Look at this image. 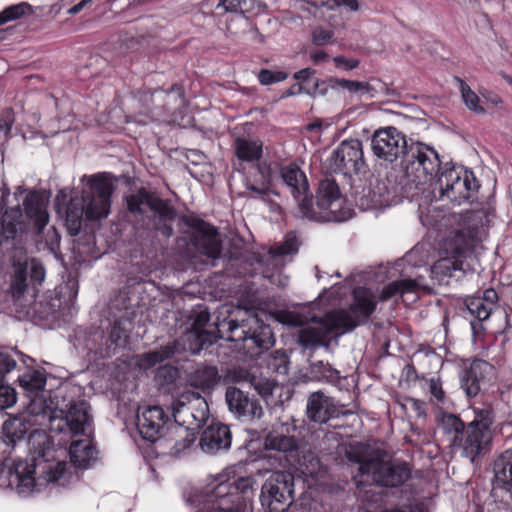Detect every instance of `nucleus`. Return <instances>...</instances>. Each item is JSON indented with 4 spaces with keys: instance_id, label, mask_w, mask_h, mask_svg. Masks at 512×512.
Instances as JSON below:
<instances>
[{
    "instance_id": "obj_1",
    "label": "nucleus",
    "mask_w": 512,
    "mask_h": 512,
    "mask_svg": "<svg viewBox=\"0 0 512 512\" xmlns=\"http://www.w3.org/2000/svg\"><path fill=\"white\" fill-rule=\"evenodd\" d=\"M231 306L223 305L218 311L216 321V333L211 330L189 329L181 338L169 342L159 348L140 354L136 357V366L142 370H148L156 364L166 360H172L189 351L197 354L201 350L211 346L217 338L238 342V349L244 354L253 355L256 349V331L247 328L245 320L241 324L236 319H228Z\"/></svg>"
},
{
    "instance_id": "obj_2",
    "label": "nucleus",
    "mask_w": 512,
    "mask_h": 512,
    "mask_svg": "<svg viewBox=\"0 0 512 512\" xmlns=\"http://www.w3.org/2000/svg\"><path fill=\"white\" fill-rule=\"evenodd\" d=\"M371 149L384 161L394 162L401 157L407 177L417 184L427 182L440 167L438 153L432 147L420 142L408 145L405 135L392 126L373 133Z\"/></svg>"
},
{
    "instance_id": "obj_3",
    "label": "nucleus",
    "mask_w": 512,
    "mask_h": 512,
    "mask_svg": "<svg viewBox=\"0 0 512 512\" xmlns=\"http://www.w3.org/2000/svg\"><path fill=\"white\" fill-rule=\"evenodd\" d=\"M39 446L43 450L37 452L30 462L27 460H18L7 469L0 472V484L17 491L18 494L28 496L50 483H56L64 486L69 481L66 472L67 463L65 461L55 460L50 449V441L46 435H38Z\"/></svg>"
},
{
    "instance_id": "obj_4",
    "label": "nucleus",
    "mask_w": 512,
    "mask_h": 512,
    "mask_svg": "<svg viewBox=\"0 0 512 512\" xmlns=\"http://www.w3.org/2000/svg\"><path fill=\"white\" fill-rule=\"evenodd\" d=\"M85 401L66 402V393L62 389L54 394L42 393L31 396L28 411L31 415L42 416L49 422L53 432H69L72 437L89 436L91 433V418Z\"/></svg>"
},
{
    "instance_id": "obj_5",
    "label": "nucleus",
    "mask_w": 512,
    "mask_h": 512,
    "mask_svg": "<svg viewBox=\"0 0 512 512\" xmlns=\"http://www.w3.org/2000/svg\"><path fill=\"white\" fill-rule=\"evenodd\" d=\"M282 323L300 327L298 332V343L300 346L315 350L319 347L330 349L332 340H335L344 332H342L339 322L331 317V312L326 313L323 317H308L295 312H285L281 317Z\"/></svg>"
},
{
    "instance_id": "obj_6",
    "label": "nucleus",
    "mask_w": 512,
    "mask_h": 512,
    "mask_svg": "<svg viewBox=\"0 0 512 512\" xmlns=\"http://www.w3.org/2000/svg\"><path fill=\"white\" fill-rule=\"evenodd\" d=\"M127 209L134 215H142L145 207L155 215L152 219L153 228L164 237H171L174 234L172 222L176 216V209L167 200H163L156 193L145 188L137 190L126 197Z\"/></svg>"
},
{
    "instance_id": "obj_7",
    "label": "nucleus",
    "mask_w": 512,
    "mask_h": 512,
    "mask_svg": "<svg viewBox=\"0 0 512 512\" xmlns=\"http://www.w3.org/2000/svg\"><path fill=\"white\" fill-rule=\"evenodd\" d=\"M298 240L292 233L286 235L282 243L270 247L265 253H258V273L267 279L272 286L285 288L288 277L282 274V269L289 256L298 252Z\"/></svg>"
},
{
    "instance_id": "obj_8",
    "label": "nucleus",
    "mask_w": 512,
    "mask_h": 512,
    "mask_svg": "<svg viewBox=\"0 0 512 512\" xmlns=\"http://www.w3.org/2000/svg\"><path fill=\"white\" fill-rule=\"evenodd\" d=\"M173 417L176 423L195 432L209 418V407L206 399L199 393L185 391L172 403Z\"/></svg>"
},
{
    "instance_id": "obj_9",
    "label": "nucleus",
    "mask_w": 512,
    "mask_h": 512,
    "mask_svg": "<svg viewBox=\"0 0 512 512\" xmlns=\"http://www.w3.org/2000/svg\"><path fill=\"white\" fill-rule=\"evenodd\" d=\"M377 300L374 294L366 288L358 287L353 291V301L349 309L331 311V317L339 322L342 332H348L367 322L375 311Z\"/></svg>"
},
{
    "instance_id": "obj_10",
    "label": "nucleus",
    "mask_w": 512,
    "mask_h": 512,
    "mask_svg": "<svg viewBox=\"0 0 512 512\" xmlns=\"http://www.w3.org/2000/svg\"><path fill=\"white\" fill-rule=\"evenodd\" d=\"M113 189V183L106 175H94L88 179L81 196L86 206L85 216L88 220H97L108 216Z\"/></svg>"
},
{
    "instance_id": "obj_11",
    "label": "nucleus",
    "mask_w": 512,
    "mask_h": 512,
    "mask_svg": "<svg viewBox=\"0 0 512 512\" xmlns=\"http://www.w3.org/2000/svg\"><path fill=\"white\" fill-rule=\"evenodd\" d=\"M475 188L476 183L473 174L461 167L453 166L445 169L436 182V189H438L440 197H446L458 205L467 201Z\"/></svg>"
},
{
    "instance_id": "obj_12",
    "label": "nucleus",
    "mask_w": 512,
    "mask_h": 512,
    "mask_svg": "<svg viewBox=\"0 0 512 512\" xmlns=\"http://www.w3.org/2000/svg\"><path fill=\"white\" fill-rule=\"evenodd\" d=\"M293 477L285 471L273 472L262 485L261 504L269 512H283L292 500Z\"/></svg>"
},
{
    "instance_id": "obj_13",
    "label": "nucleus",
    "mask_w": 512,
    "mask_h": 512,
    "mask_svg": "<svg viewBox=\"0 0 512 512\" xmlns=\"http://www.w3.org/2000/svg\"><path fill=\"white\" fill-rule=\"evenodd\" d=\"M329 168L343 175L358 174L365 167L362 142L358 139L342 141L333 151L329 160Z\"/></svg>"
},
{
    "instance_id": "obj_14",
    "label": "nucleus",
    "mask_w": 512,
    "mask_h": 512,
    "mask_svg": "<svg viewBox=\"0 0 512 512\" xmlns=\"http://www.w3.org/2000/svg\"><path fill=\"white\" fill-rule=\"evenodd\" d=\"M310 197L312 195L309 194ZM341 195L339 187L335 180L324 179L319 183L316 195V204L313 203L311 198L310 209L315 214L322 216L321 218H309L310 220L324 222V221H343L345 216L337 214L340 208Z\"/></svg>"
},
{
    "instance_id": "obj_15",
    "label": "nucleus",
    "mask_w": 512,
    "mask_h": 512,
    "mask_svg": "<svg viewBox=\"0 0 512 512\" xmlns=\"http://www.w3.org/2000/svg\"><path fill=\"white\" fill-rule=\"evenodd\" d=\"M258 173L261 174V187H258V209L262 213L267 212L268 217L272 221H278L281 216V207L276 199L279 194L273 190L272 183L278 176L277 161H262L258 163Z\"/></svg>"
},
{
    "instance_id": "obj_16",
    "label": "nucleus",
    "mask_w": 512,
    "mask_h": 512,
    "mask_svg": "<svg viewBox=\"0 0 512 512\" xmlns=\"http://www.w3.org/2000/svg\"><path fill=\"white\" fill-rule=\"evenodd\" d=\"M387 455L379 456L370 471L374 483L387 488H396L403 485L411 477V468L397 459H386Z\"/></svg>"
},
{
    "instance_id": "obj_17",
    "label": "nucleus",
    "mask_w": 512,
    "mask_h": 512,
    "mask_svg": "<svg viewBox=\"0 0 512 512\" xmlns=\"http://www.w3.org/2000/svg\"><path fill=\"white\" fill-rule=\"evenodd\" d=\"M280 176L297 201L302 217L321 218L322 216L315 214L310 209L311 197L305 173L296 165H288L281 169Z\"/></svg>"
},
{
    "instance_id": "obj_18",
    "label": "nucleus",
    "mask_w": 512,
    "mask_h": 512,
    "mask_svg": "<svg viewBox=\"0 0 512 512\" xmlns=\"http://www.w3.org/2000/svg\"><path fill=\"white\" fill-rule=\"evenodd\" d=\"M45 279V269L40 262L32 259L29 263H14L9 292L14 300H20L29 287L40 285Z\"/></svg>"
},
{
    "instance_id": "obj_19",
    "label": "nucleus",
    "mask_w": 512,
    "mask_h": 512,
    "mask_svg": "<svg viewBox=\"0 0 512 512\" xmlns=\"http://www.w3.org/2000/svg\"><path fill=\"white\" fill-rule=\"evenodd\" d=\"M195 441V432L178 423L170 424L155 443L158 454L178 457Z\"/></svg>"
},
{
    "instance_id": "obj_20",
    "label": "nucleus",
    "mask_w": 512,
    "mask_h": 512,
    "mask_svg": "<svg viewBox=\"0 0 512 512\" xmlns=\"http://www.w3.org/2000/svg\"><path fill=\"white\" fill-rule=\"evenodd\" d=\"M67 199L66 190H60L54 200L55 209L60 216L64 217L68 233L76 236L81 230L86 206L81 197H71L69 201Z\"/></svg>"
},
{
    "instance_id": "obj_21",
    "label": "nucleus",
    "mask_w": 512,
    "mask_h": 512,
    "mask_svg": "<svg viewBox=\"0 0 512 512\" xmlns=\"http://www.w3.org/2000/svg\"><path fill=\"white\" fill-rule=\"evenodd\" d=\"M168 417L159 406H150L137 414L136 426L144 440L156 443L166 430Z\"/></svg>"
},
{
    "instance_id": "obj_22",
    "label": "nucleus",
    "mask_w": 512,
    "mask_h": 512,
    "mask_svg": "<svg viewBox=\"0 0 512 512\" xmlns=\"http://www.w3.org/2000/svg\"><path fill=\"white\" fill-rule=\"evenodd\" d=\"M228 486L220 483L205 495L195 494L188 499L191 505L200 507L198 512H236L232 502L226 495Z\"/></svg>"
},
{
    "instance_id": "obj_23",
    "label": "nucleus",
    "mask_w": 512,
    "mask_h": 512,
    "mask_svg": "<svg viewBox=\"0 0 512 512\" xmlns=\"http://www.w3.org/2000/svg\"><path fill=\"white\" fill-rule=\"evenodd\" d=\"M497 302L498 294L492 288L486 289L481 296H470L465 299L467 310L477 319V321H471V328L474 333L482 328L481 322L490 317L497 306Z\"/></svg>"
},
{
    "instance_id": "obj_24",
    "label": "nucleus",
    "mask_w": 512,
    "mask_h": 512,
    "mask_svg": "<svg viewBox=\"0 0 512 512\" xmlns=\"http://www.w3.org/2000/svg\"><path fill=\"white\" fill-rule=\"evenodd\" d=\"M192 242L196 250L209 258L216 259L221 254V238L218 231L201 221L195 229Z\"/></svg>"
},
{
    "instance_id": "obj_25",
    "label": "nucleus",
    "mask_w": 512,
    "mask_h": 512,
    "mask_svg": "<svg viewBox=\"0 0 512 512\" xmlns=\"http://www.w3.org/2000/svg\"><path fill=\"white\" fill-rule=\"evenodd\" d=\"M344 455L349 462L358 465V473L364 476L370 474L379 456H383V451L372 449L362 442H353L344 446Z\"/></svg>"
},
{
    "instance_id": "obj_26",
    "label": "nucleus",
    "mask_w": 512,
    "mask_h": 512,
    "mask_svg": "<svg viewBox=\"0 0 512 512\" xmlns=\"http://www.w3.org/2000/svg\"><path fill=\"white\" fill-rule=\"evenodd\" d=\"M231 432L227 425L212 423L205 428L200 438V448L207 454H215L231 446Z\"/></svg>"
},
{
    "instance_id": "obj_27",
    "label": "nucleus",
    "mask_w": 512,
    "mask_h": 512,
    "mask_svg": "<svg viewBox=\"0 0 512 512\" xmlns=\"http://www.w3.org/2000/svg\"><path fill=\"white\" fill-rule=\"evenodd\" d=\"M465 437L462 438V454L474 462L477 458L483 457L488 451L492 439L491 432H483L474 426H467Z\"/></svg>"
},
{
    "instance_id": "obj_28",
    "label": "nucleus",
    "mask_w": 512,
    "mask_h": 512,
    "mask_svg": "<svg viewBox=\"0 0 512 512\" xmlns=\"http://www.w3.org/2000/svg\"><path fill=\"white\" fill-rule=\"evenodd\" d=\"M338 415L339 409L334 404L333 399L326 396L323 392L317 391L309 396L307 416L312 422L324 424Z\"/></svg>"
},
{
    "instance_id": "obj_29",
    "label": "nucleus",
    "mask_w": 512,
    "mask_h": 512,
    "mask_svg": "<svg viewBox=\"0 0 512 512\" xmlns=\"http://www.w3.org/2000/svg\"><path fill=\"white\" fill-rule=\"evenodd\" d=\"M492 370V366L482 360L474 361L469 368L462 371L460 376L461 388L468 397H475L481 389L485 374Z\"/></svg>"
},
{
    "instance_id": "obj_30",
    "label": "nucleus",
    "mask_w": 512,
    "mask_h": 512,
    "mask_svg": "<svg viewBox=\"0 0 512 512\" xmlns=\"http://www.w3.org/2000/svg\"><path fill=\"white\" fill-rule=\"evenodd\" d=\"M47 201V197L38 192H30L23 201L25 213L34 221L38 232H41L49 222Z\"/></svg>"
},
{
    "instance_id": "obj_31",
    "label": "nucleus",
    "mask_w": 512,
    "mask_h": 512,
    "mask_svg": "<svg viewBox=\"0 0 512 512\" xmlns=\"http://www.w3.org/2000/svg\"><path fill=\"white\" fill-rule=\"evenodd\" d=\"M225 396L232 412L236 413L239 418L253 420L256 404L248 397L246 392L240 387H228Z\"/></svg>"
},
{
    "instance_id": "obj_32",
    "label": "nucleus",
    "mask_w": 512,
    "mask_h": 512,
    "mask_svg": "<svg viewBox=\"0 0 512 512\" xmlns=\"http://www.w3.org/2000/svg\"><path fill=\"white\" fill-rule=\"evenodd\" d=\"M143 100L162 103V108L169 112L184 105V92L180 85L174 84L169 90L158 89L144 94Z\"/></svg>"
},
{
    "instance_id": "obj_33",
    "label": "nucleus",
    "mask_w": 512,
    "mask_h": 512,
    "mask_svg": "<svg viewBox=\"0 0 512 512\" xmlns=\"http://www.w3.org/2000/svg\"><path fill=\"white\" fill-rule=\"evenodd\" d=\"M494 485L509 490L512 488V449L502 452L493 463Z\"/></svg>"
},
{
    "instance_id": "obj_34",
    "label": "nucleus",
    "mask_w": 512,
    "mask_h": 512,
    "mask_svg": "<svg viewBox=\"0 0 512 512\" xmlns=\"http://www.w3.org/2000/svg\"><path fill=\"white\" fill-rule=\"evenodd\" d=\"M26 432V425L20 419L6 420L2 426V439L0 441L3 453H10L16 443L24 439Z\"/></svg>"
},
{
    "instance_id": "obj_35",
    "label": "nucleus",
    "mask_w": 512,
    "mask_h": 512,
    "mask_svg": "<svg viewBox=\"0 0 512 512\" xmlns=\"http://www.w3.org/2000/svg\"><path fill=\"white\" fill-rule=\"evenodd\" d=\"M69 454L71 462L79 468H88L96 460V451L88 439L73 441Z\"/></svg>"
},
{
    "instance_id": "obj_36",
    "label": "nucleus",
    "mask_w": 512,
    "mask_h": 512,
    "mask_svg": "<svg viewBox=\"0 0 512 512\" xmlns=\"http://www.w3.org/2000/svg\"><path fill=\"white\" fill-rule=\"evenodd\" d=\"M463 270V261L459 256V249L455 250L451 256L442 257L431 267L432 275L438 280L445 277H453L456 272Z\"/></svg>"
},
{
    "instance_id": "obj_37",
    "label": "nucleus",
    "mask_w": 512,
    "mask_h": 512,
    "mask_svg": "<svg viewBox=\"0 0 512 512\" xmlns=\"http://www.w3.org/2000/svg\"><path fill=\"white\" fill-rule=\"evenodd\" d=\"M191 386L207 390L213 388L218 381V370L213 366L199 365L188 376Z\"/></svg>"
},
{
    "instance_id": "obj_38",
    "label": "nucleus",
    "mask_w": 512,
    "mask_h": 512,
    "mask_svg": "<svg viewBox=\"0 0 512 512\" xmlns=\"http://www.w3.org/2000/svg\"><path fill=\"white\" fill-rule=\"evenodd\" d=\"M440 427L447 436L450 446L461 444L465 425L458 416L454 414H444L441 418Z\"/></svg>"
},
{
    "instance_id": "obj_39",
    "label": "nucleus",
    "mask_w": 512,
    "mask_h": 512,
    "mask_svg": "<svg viewBox=\"0 0 512 512\" xmlns=\"http://www.w3.org/2000/svg\"><path fill=\"white\" fill-rule=\"evenodd\" d=\"M300 442L293 436L284 434H269L265 439V448L280 452H296L299 450Z\"/></svg>"
},
{
    "instance_id": "obj_40",
    "label": "nucleus",
    "mask_w": 512,
    "mask_h": 512,
    "mask_svg": "<svg viewBox=\"0 0 512 512\" xmlns=\"http://www.w3.org/2000/svg\"><path fill=\"white\" fill-rule=\"evenodd\" d=\"M420 284L415 279H402L389 283L385 286L380 294V300L385 301L389 298L400 294L415 292Z\"/></svg>"
},
{
    "instance_id": "obj_41",
    "label": "nucleus",
    "mask_w": 512,
    "mask_h": 512,
    "mask_svg": "<svg viewBox=\"0 0 512 512\" xmlns=\"http://www.w3.org/2000/svg\"><path fill=\"white\" fill-rule=\"evenodd\" d=\"M261 358V369H266L268 372H276L285 374L288 370V358L283 351L276 350L268 355L261 357L258 352V359Z\"/></svg>"
},
{
    "instance_id": "obj_42",
    "label": "nucleus",
    "mask_w": 512,
    "mask_h": 512,
    "mask_svg": "<svg viewBox=\"0 0 512 512\" xmlns=\"http://www.w3.org/2000/svg\"><path fill=\"white\" fill-rule=\"evenodd\" d=\"M310 375L314 380L329 383H336L341 378L338 370L323 361H317L310 365Z\"/></svg>"
},
{
    "instance_id": "obj_43",
    "label": "nucleus",
    "mask_w": 512,
    "mask_h": 512,
    "mask_svg": "<svg viewBox=\"0 0 512 512\" xmlns=\"http://www.w3.org/2000/svg\"><path fill=\"white\" fill-rule=\"evenodd\" d=\"M20 385L33 395L45 393L44 387L46 384L45 376L42 372L34 370L25 373L19 379Z\"/></svg>"
},
{
    "instance_id": "obj_44",
    "label": "nucleus",
    "mask_w": 512,
    "mask_h": 512,
    "mask_svg": "<svg viewBox=\"0 0 512 512\" xmlns=\"http://www.w3.org/2000/svg\"><path fill=\"white\" fill-rule=\"evenodd\" d=\"M329 82L332 84L333 87L346 89L351 93L359 95L360 97H363L365 95L372 96L371 92L373 91V88L370 86L368 82L353 81L333 77L329 79Z\"/></svg>"
},
{
    "instance_id": "obj_45",
    "label": "nucleus",
    "mask_w": 512,
    "mask_h": 512,
    "mask_svg": "<svg viewBox=\"0 0 512 512\" xmlns=\"http://www.w3.org/2000/svg\"><path fill=\"white\" fill-rule=\"evenodd\" d=\"M234 149L237 158L244 162H253L256 159V144L245 137L238 136L234 140Z\"/></svg>"
},
{
    "instance_id": "obj_46",
    "label": "nucleus",
    "mask_w": 512,
    "mask_h": 512,
    "mask_svg": "<svg viewBox=\"0 0 512 512\" xmlns=\"http://www.w3.org/2000/svg\"><path fill=\"white\" fill-rule=\"evenodd\" d=\"M32 13V7L26 2L11 5L0 12V25L17 20L26 14Z\"/></svg>"
},
{
    "instance_id": "obj_47",
    "label": "nucleus",
    "mask_w": 512,
    "mask_h": 512,
    "mask_svg": "<svg viewBox=\"0 0 512 512\" xmlns=\"http://www.w3.org/2000/svg\"><path fill=\"white\" fill-rule=\"evenodd\" d=\"M494 422V414L490 406L475 411L474 420L468 426H474L483 432H491L490 427Z\"/></svg>"
},
{
    "instance_id": "obj_48",
    "label": "nucleus",
    "mask_w": 512,
    "mask_h": 512,
    "mask_svg": "<svg viewBox=\"0 0 512 512\" xmlns=\"http://www.w3.org/2000/svg\"><path fill=\"white\" fill-rule=\"evenodd\" d=\"M460 84V91L465 105L476 113H484V109L480 105V99L477 94L461 79H457Z\"/></svg>"
},
{
    "instance_id": "obj_49",
    "label": "nucleus",
    "mask_w": 512,
    "mask_h": 512,
    "mask_svg": "<svg viewBox=\"0 0 512 512\" xmlns=\"http://www.w3.org/2000/svg\"><path fill=\"white\" fill-rule=\"evenodd\" d=\"M21 218L22 210L20 206L6 210L1 217L2 226L7 232L13 233L15 231V225L20 223Z\"/></svg>"
},
{
    "instance_id": "obj_50",
    "label": "nucleus",
    "mask_w": 512,
    "mask_h": 512,
    "mask_svg": "<svg viewBox=\"0 0 512 512\" xmlns=\"http://www.w3.org/2000/svg\"><path fill=\"white\" fill-rule=\"evenodd\" d=\"M275 343L273 332L269 325L260 324L258 320V349L268 350Z\"/></svg>"
},
{
    "instance_id": "obj_51",
    "label": "nucleus",
    "mask_w": 512,
    "mask_h": 512,
    "mask_svg": "<svg viewBox=\"0 0 512 512\" xmlns=\"http://www.w3.org/2000/svg\"><path fill=\"white\" fill-rule=\"evenodd\" d=\"M127 331L119 321H115L109 329V341L115 346H124L128 339Z\"/></svg>"
},
{
    "instance_id": "obj_52",
    "label": "nucleus",
    "mask_w": 512,
    "mask_h": 512,
    "mask_svg": "<svg viewBox=\"0 0 512 512\" xmlns=\"http://www.w3.org/2000/svg\"><path fill=\"white\" fill-rule=\"evenodd\" d=\"M227 378L235 383L242 384V385H249L256 388L254 381L255 377L252 373L245 369H232L229 370L227 373Z\"/></svg>"
},
{
    "instance_id": "obj_53",
    "label": "nucleus",
    "mask_w": 512,
    "mask_h": 512,
    "mask_svg": "<svg viewBox=\"0 0 512 512\" xmlns=\"http://www.w3.org/2000/svg\"><path fill=\"white\" fill-rule=\"evenodd\" d=\"M288 77V73L284 71H272L268 69H262L258 73V81L262 85H270L284 81Z\"/></svg>"
},
{
    "instance_id": "obj_54",
    "label": "nucleus",
    "mask_w": 512,
    "mask_h": 512,
    "mask_svg": "<svg viewBox=\"0 0 512 512\" xmlns=\"http://www.w3.org/2000/svg\"><path fill=\"white\" fill-rule=\"evenodd\" d=\"M15 122V115L11 108L4 109L0 114V138L7 139Z\"/></svg>"
},
{
    "instance_id": "obj_55",
    "label": "nucleus",
    "mask_w": 512,
    "mask_h": 512,
    "mask_svg": "<svg viewBox=\"0 0 512 512\" xmlns=\"http://www.w3.org/2000/svg\"><path fill=\"white\" fill-rule=\"evenodd\" d=\"M280 389L279 385L274 380L261 381L258 383V395H260L267 405L277 403L276 400L269 401L273 397L275 390Z\"/></svg>"
},
{
    "instance_id": "obj_56",
    "label": "nucleus",
    "mask_w": 512,
    "mask_h": 512,
    "mask_svg": "<svg viewBox=\"0 0 512 512\" xmlns=\"http://www.w3.org/2000/svg\"><path fill=\"white\" fill-rule=\"evenodd\" d=\"M178 376V369L170 365L161 366L156 373V378L161 384L174 383Z\"/></svg>"
},
{
    "instance_id": "obj_57",
    "label": "nucleus",
    "mask_w": 512,
    "mask_h": 512,
    "mask_svg": "<svg viewBox=\"0 0 512 512\" xmlns=\"http://www.w3.org/2000/svg\"><path fill=\"white\" fill-rule=\"evenodd\" d=\"M318 87H319V80H315L313 88H310L309 86H303L302 84H294L282 94L281 99L290 97L293 95H297L302 92H305L307 94L314 96L317 93Z\"/></svg>"
},
{
    "instance_id": "obj_58",
    "label": "nucleus",
    "mask_w": 512,
    "mask_h": 512,
    "mask_svg": "<svg viewBox=\"0 0 512 512\" xmlns=\"http://www.w3.org/2000/svg\"><path fill=\"white\" fill-rule=\"evenodd\" d=\"M315 74V70L311 68H304L294 74V78L299 81L298 84H302L303 86H309L310 88L314 87V82L317 80L313 77Z\"/></svg>"
},
{
    "instance_id": "obj_59",
    "label": "nucleus",
    "mask_w": 512,
    "mask_h": 512,
    "mask_svg": "<svg viewBox=\"0 0 512 512\" xmlns=\"http://www.w3.org/2000/svg\"><path fill=\"white\" fill-rule=\"evenodd\" d=\"M333 38V32L330 30L323 29L321 27L316 28L312 33L313 43L321 46L328 43Z\"/></svg>"
},
{
    "instance_id": "obj_60",
    "label": "nucleus",
    "mask_w": 512,
    "mask_h": 512,
    "mask_svg": "<svg viewBox=\"0 0 512 512\" xmlns=\"http://www.w3.org/2000/svg\"><path fill=\"white\" fill-rule=\"evenodd\" d=\"M210 320V314L206 309L195 312L194 320L191 329L206 330L205 326Z\"/></svg>"
},
{
    "instance_id": "obj_61",
    "label": "nucleus",
    "mask_w": 512,
    "mask_h": 512,
    "mask_svg": "<svg viewBox=\"0 0 512 512\" xmlns=\"http://www.w3.org/2000/svg\"><path fill=\"white\" fill-rule=\"evenodd\" d=\"M16 366V361L8 353L0 352V375L12 371ZM2 381V376H0Z\"/></svg>"
},
{
    "instance_id": "obj_62",
    "label": "nucleus",
    "mask_w": 512,
    "mask_h": 512,
    "mask_svg": "<svg viewBox=\"0 0 512 512\" xmlns=\"http://www.w3.org/2000/svg\"><path fill=\"white\" fill-rule=\"evenodd\" d=\"M235 484H236V489L244 495L245 499H249V496H248L249 493L251 495L253 494V490H252L253 479L252 478H249V477L239 478Z\"/></svg>"
},
{
    "instance_id": "obj_63",
    "label": "nucleus",
    "mask_w": 512,
    "mask_h": 512,
    "mask_svg": "<svg viewBox=\"0 0 512 512\" xmlns=\"http://www.w3.org/2000/svg\"><path fill=\"white\" fill-rule=\"evenodd\" d=\"M429 388L432 396H434L438 401H443L445 394L439 378L430 379Z\"/></svg>"
},
{
    "instance_id": "obj_64",
    "label": "nucleus",
    "mask_w": 512,
    "mask_h": 512,
    "mask_svg": "<svg viewBox=\"0 0 512 512\" xmlns=\"http://www.w3.org/2000/svg\"><path fill=\"white\" fill-rule=\"evenodd\" d=\"M406 403L414 411L417 417H425L426 409L425 403L423 401L417 400L415 398H407Z\"/></svg>"
}]
</instances>
